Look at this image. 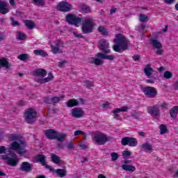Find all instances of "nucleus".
<instances>
[{"mask_svg": "<svg viewBox=\"0 0 178 178\" xmlns=\"http://www.w3.org/2000/svg\"><path fill=\"white\" fill-rule=\"evenodd\" d=\"M47 156L44 154H38L36 156L34 157L33 159V162L37 163L38 162H40L42 166H48L47 165Z\"/></svg>", "mask_w": 178, "mask_h": 178, "instance_id": "2eb2a0df", "label": "nucleus"}, {"mask_svg": "<svg viewBox=\"0 0 178 178\" xmlns=\"http://www.w3.org/2000/svg\"><path fill=\"white\" fill-rule=\"evenodd\" d=\"M64 43L62 42V40H56L55 42L54 47H56L57 48H63Z\"/></svg>", "mask_w": 178, "mask_h": 178, "instance_id": "c03bdc74", "label": "nucleus"}, {"mask_svg": "<svg viewBox=\"0 0 178 178\" xmlns=\"http://www.w3.org/2000/svg\"><path fill=\"white\" fill-rule=\"evenodd\" d=\"M165 3H167L168 5H170L172 3H173V2L175 1V0H164Z\"/></svg>", "mask_w": 178, "mask_h": 178, "instance_id": "0e129e2a", "label": "nucleus"}, {"mask_svg": "<svg viewBox=\"0 0 178 178\" xmlns=\"http://www.w3.org/2000/svg\"><path fill=\"white\" fill-rule=\"evenodd\" d=\"M5 38H6V36L5 35V33H0V42H2V41H4Z\"/></svg>", "mask_w": 178, "mask_h": 178, "instance_id": "6e6d98bb", "label": "nucleus"}, {"mask_svg": "<svg viewBox=\"0 0 178 178\" xmlns=\"http://www.w3.org/2000/svg\"><path fill=\"white\" fill-rule=\"evenodd\" d=\"M10 20H11V22H12V23H13V26H14V27H16V26H19V22L15 21V19H13V17H11V18H10Z\"/></svg>", "mask_w": 178, "mask_h": 178, "instance_id": "5fc2aeb1", "label": "nucleus"}, {"mask_svg": "<svg viewBox=\"0 0 178 178\" xmlns=\"http://www.w3.org/2000/svg\"><path fill=\"white\" fill-rule=\"evenodd\" d=\"M150 42L153 48H155L156 49L158 48H162V43H161V42H159V40H156L155 39H152L150 40Z\"/></svg>", "mask_w": 178, "mask_h": 178, "instance_id": "cd10ccee", "label": "nucleus"}, {"mask_svg": "<svg viewBox=\"0 0 178 178\" xmlns=\"http://www.w3.org/2000/svg\"><path fill=\"white\" fill-rule=\"evenodd\" d=\"M51 51L54 55H56V54H62L63 51L62 49L59 47H56V46L51 45Z\"/></svg>", "mask_w": 178, "mask_h": 178, "instance_id": "473e14b6", "label": "nucleus"}, {"mask_svg": "<svg viewBox=\"0 0 178 178\" xmlns=\"http://www.w3.org/2000/svg\"><path fill=\"white\" fill-rule=\"evenodd\" d=\"M73 34H74V37H76V38H84L83 35H79L76 32H74Z\"/></svg>", "mask_w": 178, "mask_h": 178, "instance_id": "e2e57ef3", "label": "nucleus"}, {"mask_svg": "<svg viewBox=\"0 0 178 178\" xmlns=\"http://www.w3.org/2000/svg\"><path fill=\"white\" fill-rule=\"evenodd\" d=\"M129 111V108L127 106H122L120 108H115L113 111L114 119H119V115L118 113H120V112H127Z\"/></svg>", "mask_w": 178, "mask_h": 178, "instance_id": "6ab92c4d", "label": "nucleus"}, {"mask_svg": "<svg viewBox=\"0 0 178 178\" xmlns=\"http://www.w3.org/2000/svg\"><path fill=\"white\" fill-rule=\"evenodd\" d=\"M110 155L111 156V161L113 162L116 161L117 159H119V154L117 152H111Z\"/></svg>", "mask_w": 178, "mask_h": 178, "instance_id": "58836bf2", "label": "nucleus"}, {"mask_svg": "<svg viewBox=\"0 0 178 178\" xmlns=\"http://www.w3.org/2000/svg\"><path fill=\"white\" fill-rule=\"evenodd\" d=\"M60 98H63V97H53L51 98V104H58V102H60Z\"/></svg>", "mask_w": 178, "mask_h": 178, "instance_id": "a18cd8bd", "label": "nucleus"}, {"mask_svg": "<svg viewBox=\"0 0 178 178\" xmlns=\"http://www.w3.org/2000/svg\"><path fill=\"white\" fill-rule=\"evenodd\" d=\"M72 118H75V119H80V118H83L84 115V111L81 108H74L72 110Z\"/></svg>", "mask_w": 178, "mask_h": 178, "instance_id": "ddd939ff", "label": "nucleus"}, {"mask_svg": "<svg viewBox=\"0 0 178 178\" xmlns=\"http://www.w3.org/2000/svg\"><path fill=\"white\" fill-rule=\"evenodd\" d=\"M1 159L6 161V163L8 165V166H13V168L17 166L19 161H20L19 157H17V155L15 153L4 154L1 156Z\"/></svg>", "mask_w": 178, "mask_h": 178, "instance_id": "39448f33", "label": "nucleus"}, {"mask_svg": "<svg viewBox=\"0 0 178 178\" xmlns=\"http://www.w3.org/2000/svg\"><path fill=\"white\" fill-rule=\"evenodd\" d=\"M67 149H73L74 148V144H73V142H69L67 145Z\"/></svg>", "mask_w": 178, "mask_h": 178, "instance_id": "8fccbe9b", "label": "nucleus"}, {"mask_svg": "<svg viewBox=\"0 0 178 178\" xmlns=\"http://www.w3.org/2000/svg\"><path fill=\"white\" fill-rule=\"evenodd\" d=\"M147 113L151 116H159L161 115V111H159V107L158 104L154 105V106H149L147 108Z\"/></svg>", "mask_w": 178, "mask_h": 178, "instance_id": "4468645a", "label": "nucleus"}, {"mask_svg": "<svg viewBox=\"0 0 178 178\" xmlns=\"http://www.w3.org/2000/svg\"><path fill=\"white\" fill-rule=\"evenodd\" d=\"M82 10H83L85 13H88V12H90V7H88V6H83L82 7Z\"/></svg>", "mask_w": 178, "mask_h": 178, "instance_id": "864d4df0", "label": "nucleus"}, {"mask_svg": "<svg viewBox=\"0 0 178 178\" xmlns=\"http://www.w3.org/2000/svg\"><path fill=\"white\" fill-rule=\"evenodd\" d=\"M145 74L148 77V79H151L152 77V73H154V69L151 67V64H147L144 69Z\"/></svg>", "mask_w": 178, "mask_h": 178, "instance_id": "4be33fe9", "label": "nucleus"}, {"mask_svg": "<svg viewBox=\"0 0 178 178\" xmlns=\"http://www.w3.org/2000/svg\"><path fill=\"white\" fill-rule=\"evenodd\" d=\"M34 5H39L40 6H45V1L44 0H32Z\"/></svg>", "mask_w": 178, "mask_h": 178, "instance_id": "4c0bfd02", "label": "nucleus"}, {"mask_svg": "<svg viewBox=\"0 0 178 178\" xmlns=\"http://www.w3.org/2000/svg\"><path fill=\"white\" fill-rule=\"evenodd\" d=\"M47 169H49L50 172H53L54 173H56V175L59 177H65L66 176L67 171L65 169H57L55 170V168H51V165H46Z\"/></svg>", "mask_w": 178, "mask_h": 178, "instance_id": "f8f14e48", "label": "nucleus"}, {"mask_svg": "<svg viewBox=\"0 0 178 178\" xmlns=\"http://www.w3.org/2000/svg\"><path fill=\"white\" fill-rule=\"evenodd\" d=\"M98 48L100 51H102L103 53H97L95 56L96 58H93L91 63H93V65L96 66H101V65H104V60H102V59H106L107 60H113V59H115V56L107 54H111L108 40L103 39L99 41Z\"/></svg>", "mask_w": 178, "mask_h": 178, "instance_id": "f257e3e1", "label": "nucleus"}, {"mask_svg": "<svg viewBox=\"0 0 178 178\" xmlns=\"http://www.w3.org/2000/svg\"><path fill=\"white\" fill-rule=\"evenodd\" d=\"M122 168L126 172H136V166L134 165L123 164Z\"/></svg>", "mask_w": 178, "mask_h": 178, "instance_id": "a878e982", "label": "nucleus"}, {"mask_svg": "<svg viewBox=\"0 0 178 178\" xmlns=\"http://www.w3.org/2000/svg\"><path fill=\"white\" fill-rule=\"evenodd\" d=\"M51 80H54V74H52V72H49L48 77L37 79L36 82L40 84H45V83H49Z\"/></svg>", "mask_w": 178, "mask_h": 178, "instance_id": "aec40b11", "label": "nucleus"}, {"mask_svg": "<svg viewBox=\"0 0 178 178\" xmlns=\"http://www.w3.org/2000/svg\"><path fill=\"white\" fill-rule=\"evenodd\" d=\"M121 144L124 147H126V145H129V147H137L138 141L136 138L125 136L122 138Z\"/></svg>", "mask_w": 178, "mask_h": 178, "instance_id": "1a4fd4ad", "label": "nucleus"}, {"mask_svg": "<svg viewBox=\"0 0 178 178\" xmlns=\"http://www.w3.org/2000/svg\"><path fill=\"white\" fill-rule=\"evenodd\" d=\"M7 5L5 1H0V13L2 15H6V13H9V9L6 8Z\"/></svg>", "mask_w": 178, "mask_h": 178, "instance_id": "5701e85b", "label": "nucleus"}, {"mask_svg": "<svg viewBox=\"0 0 178 178\" xmlns=\"http://www.w3.org/2000/svg\"><path fill=\"white\" fill-rule=\"evenodd\" d=\"M37 118V111L30 108L25 110V120L29 124H34V119Z\"/></svg>", "mask_w": 178, "mask_h": 178, "instance_id": "6e6552de", "label": "nucleus"}, {"mask_svg": "<svg viewBox=\"0 0 178 178\" xmlns=\"http://www.w3.org/2000/svg\"><path fill=\"white\" fill-rule=\"evenodd\" d=\"M178 113V106H175L170 110V116L172 119H176L177 118Z\"/></svg>", "mask_w": 178, "mask_h": 178, "instance_id": "393cba45", "label": "nucleus"}, {"mask_svg": "<svg viewBox=\"0 0 178 178\" xmlns=\"http://www.w3.org/2000/svg\"><path fill=\"white\" fill-rule=\"evenodd\" d=\"M65 20L68 24H72L76 26V27H80L82 22H84V19L81 17H77L76 15L72 14H67L65 16Z\"/></svg>", "mask_w": 178, "mask_h": 178, "instance_id": "0eeeda50", "label": "nucleus"}, {"mask_svg": "<svg viewBox=\"0 0 178 178\" xmlns=\"http://www.w3.org/2000/svg\"><path fill=\"white\" fill-rule=\"evenodd\" d=\"M1 67H5L8 70L12 67V63H9L5 58H0V69Z\"/></svg>", "mask_w": 178, "mask_h": 178, "instance_id": "412c9836", "label": "nucleus"}, {"mask_svg": "<svg viewBox=\"0 0 178 178\" xmlns=\"http://www.w3.org/2000/svg\"><path fill=\"white\" fill-rule=\"evenodd\" d=\"M162 54H163V49L162 48H157L156 54L162 55Z\"/></svg>", "mask_w": 178, "mask_h": 178, "instance_id": "13d9d810", "label": "nucleus"}, {"mask_svg": "<svg viewBox=\"0 0 178 178\" xmlns=\"http://www.w3.org/2000/svg\"><path fill=\"white\" fill-rule=\"evenodd\" d=\"M82 33L83 34H90L94 30V21L92 18H86L81 26Z\"/></svg>", "mask_w": 178, "mask_h": 178, "instance_id": "423d86ee", "label": "nucleus"}, {"mask_svg": "<svg viewBox=\"0 0 178 178\" xmlns=\"http://www.w3.org/2000/svg\"><path fill=\"white\" fill-rule=\"evenodd\" d=\"M131 156V152L129 150H124L122 152V156L124 158H129V156Z\"/></svg>", "mask_w": 178, "mask_h": 178, "instance_id": "49530a36", "label": "nucleus"}, {"mask_svg": "<svg viewBox=\"0 0 178 178\" xmlns=\"http://www.w3.org/2000/svg\"><path fill=\"white\" fill-rule=\"evenodd\" d=\"M132 59H134V60L135 62H137V60H140V56L139 55H134V56H133Z\"/></svg>", "mask_w": 178, "mask_h": 178, "instance_id": "052dcab7", "label": "nucleus"}, {"mask_svg": "<svg viewBox=\"0 0 178 178\" xmlns=\"http://www.w3.org/2000/svg\"><path fill=\"white\" fill-rule=\"evenodd\" d=\"M145 27H147V25L145 24H141L140 26H138L137 27L138 31L139 33H141V31H143V30H145Z\"/></svg>", "mask_w": 178, "mask_h": 178, "instance_id": "09e8293b", "label": "nucleus"}, {"mask_svg": "<svg viewBox=\"0 0 178 178\" xmlns=\"http://www.w3.org/2000/svg\"><path fill=\"white\" fill-rule=\"evenodd\" d=\"M44 102H46V104H52V98L46 97L44 98Z\"/></svg>", "mask_w": 178, "mask_h": 178, "instance_id": "603ef678", "label": "nucleus"}, {"mask_svg": "<svg viewBox=\"0 0 178 178\" xmlns=\"http://www.w3.org/2000/svg\"><path fill=\"white\" fill-rule=\"evenodd\" d=\"M6 154V147L5 146H0V155Z\"/></svg>", "mask_w": 178, "mask_h": 178, "instance_id": "3c124183", "label": "nucleus"}, {"mask_svg": "<svg viewBox=\"0 0 178 178\" xmlns=\"http://www.w3.org/2000/svg\"><path fill=\"white\" fill-rule=\"evenodd\" d=\"M114 45L113 49L115 52H120V51H126L129 48V40L122 33L115 35L114 39Z\"/></svg>", "mask_w": 178, "mask_h": 178, "instance_id": "f03ea898", "label": "nucleus"}, {"mask_svg": "<svg viewBox=\"0 0 178 178\" xmlns=\"http://www.w3.org/2000/svg\"><path fill=\"white\" fill-rule=\"evenodd\" d=\"M72 9H73V6L69 2L60 1L57 5V10H60V12H70Z\"/></svg>", "mask_w": 178, "mask_h": 178, "instance_id": "9b49d317", "label": "nucleus"}, {"mask_svg": "<svg viewBox=\"0 0 178 178\" xmlns=\"http://www.w3.org/2000/svg\"><path fill=\"white\" fill-rule=\"evenodd\" d=\"M109 140H111V137L102 132L96 131L93 133L92 141L97 145H104Z\"/></svg>", "mask_w": 178, "mask_h": 178, "instance_id": "20e7f679", "label": "nucleus"}, {"mask_svg": "<svg viewBox=\"0 0 178 178\" xmlns=\"http://www.w3.org/2000/svg\"><path fill=\"white\" fill-rule=\"evenodd\" d=\"M78 105L79 101L76 99H71L67 103V106H68V108H74V106H78Z\"/></svg>", "mask_w": 178, "mask_h": 178, "instance_id": "bb28decb", "label": "nucleus"}, {"mask_svg": "<svg viewBox=\"0 0 178 178\" xmlns=\"http://www.w3.org/2000/svg\"><path fill=\"white\" fill-rule=\"evenodd\" d=\"M109 106V102H106L105 104H102V108H108Z\"/></svg>", "mask_w": 178, "mask_h": 178, "instance_id": "338daca9", "label": "nucleus"}, {"mask_svg": "<svg viewBox=\"0 0 178 178\" xmlns=\"http://www.w3.org/2000/svg\"><path fill=\"white\" fill-rule=\"evenodd\" d=\"M134 116H135V118H138L139 116H141V113L140 112L134 113Z\"/></svg>", "mask_w": 178, "mask_h": 178, "instance_id": "774afa93", "label": "nucleus"}, {"mask_svg": "<svg viewBox=\"0 0 178 178\" xmlns=\"http://www.w3.org/2000/svg\"><path fill=\"white\" fill-rule=\"evenodd\" d=\"M139 20L142 22V23H144L145 22H148V17L144 14H140L139 15Z\"/></svg>", "mask_w": 178, "mask_h": 178, "instance_id": "ea45409f", "label": "nucleus"}, {"mask_svg": "<svg viewBox=\"0 0 178 178\" xmlns=\"http://www.w3.org/2000/svg\"><path fill=\"white\" fill-rule=\"evenodd\" d=\"M26 147H27V144L24 140H19V143H17V141H14L10 145V149L17 151V154L20 156H23V155L27 154V150L24 149Z\"/></svg>", "mask_w": 178, "mask_h": 178, "instance_id": "7ed1b4c3", "label": "nucleus"}, {"mask_svg": "<svg viewBox=\"0 0 178 178\" xmlns=\"http://www.w3.org/2000/svg\"><path fill=\"white\" fill-rule=\"evenodd\" d=\"M51 159L53 163H56V165L60 163V157L54 153L51 154Z\"/></svg>", "mask_w": 178, "mask_h": 178, "instance_id": "7c9ffc66", "label": "nucleus"}, {"mask_svg": "<svg viewBox=\"0 0 178 178\" xmlns=\"http://www.w3.org/2000/svg\"><path fill=\"white\" fill-rule=\"evenodd\" d=\"M21 138V136L19 135H16V134H10L8 136V140H10V141H19Z\"/></svg>", "mask_w": 178, "mask_h": 178, "instance_id": "2f4dec72", "label": "nucleus"}, {"mask_svg": "<svg viewBox=\"0 0 178 178\" xmlns=\"http://www.w3.org/2000/svg\"><path fill=\"white\" fill-rule=\"evenodd\" d=\"M65 138H66V135L63 134H59L57 132L56 140H58V141L62 142L63 141V140H65Z\"/></svg>", "mask_w": 178, "mask_h": 178, "instance_id": "e433bc0d", "label": "nucleus"}, {"mask_svg": "<svg viewBox=\"0 0 178 178\" xmlns=\"http://www.w3.org/2000/svg\"><path fill=\"white\" fill-rule=\"evenodd\" d=\"M84 84L86 88H91V87H94V82L91 81H86Z\"/></svg>", "mask_w": 178, "mask_h": 178, "instance_id": "37998d69", "label": "nucleus"}, {"mask_svg": "<svg viewBox=\"0 0 178 178\" xmlns=\"http://www.w3.org/2000/svg\"><path fill=\"white\" fill-rule=\"evenodd\" d=\"M142 91L149 98H155L158 95V91L152 86H145L142 88Z\"/></svg>", "mask_w": 178, "mask_h": 178, "instance_id": "9d476101", "label": "nucleus"}, {"mask_svg": "<svg viewBox=\"0 0 178 178\" xmlns=\"http://www.w3.org/2000/svg\"><path fill=\"white\" fill-rule=\"evenodd\" d=\"M35 77H45L47 76V70L42 68H38L33 72Z\"/></svg>", "mask_w": 178, "mask_h": 178, "instance_id": "a211bd4d", "label": "nucleus"}, {"mask_svg": "<svg viewBox=\"0 0 178 178\" xmlns=\"http://www.w3.org/2000/svg\"><path fill=\"white\" fill-rule=\"evenodd\" d=\"M64 147H65V145H63V143L57 144V148H58V149H63Z\"/></svg>", "mask_w": 178, "mask_h": 178, "instance_id": "680f3d73", "label": "nucleus"}, {"mask_svg": "<svg viewBox=\"0 0 178 178\" xmlns=\"http://www.w3.org/2000/svg\"><path fill=\"white\" fill-rule=\"evenodd\" d=\"M74 134V136H80L81 134L82 136H87V134L86 132H84L83 131H80V130L75 131Z\"/></svg>", "mask_w": 178, "mask_h": 178, "instance_id": "de8ad7c7", "label": "nucleus"}, {"mask_svg": "<svg viewBox=\"0 0 178 178\" xmlns=\"http://www.w3.org/2000/svg\"><path fill=\"white\" fill-rule=\"evenodd\" d=\"M164 79L169 80V79H172L173 77V73L170 71H165L163 74Z\"/></svg>", "mask_w": 178, "mask_h": 178, "instance_id": "c9c22d12", "label": "nucleus"}, {"mask_svg": "<svg viewBox=\"0 0 178 178\" xmlns=\"http://www.w3.org/2000/svg\"><path fill=\"white\" fill-rule=\"evenodd\" d=\"M116 8H113L111 10H110V15H113V13H116Z\"/></svg>", "mask_w": 178, "mask_h": 178, "instance_id": "69168bd1", "label": "nucleus"}, {"mask_svg": "<svg viewBox=\"0 0 178 178\" xmlns=\"http://www.w3.org/2000/svg\"><path fill=\"white\" fill-rule=\"evenodd\" d=\"M97 31L99 33H101L102 35H108V30H106V28L104 26H99Z\"/></svg>", "mask_w": 178, "mask_h": 178, "instance_id": "72a5a7b5", "label": "nucleus"}, {"mask_svg": "<svg viewBox=\"0 0 178 178\" xmlns=\"http://www.w3.org/2000/svg\"><path fill=\"white\" fill-rule=\"evenodd\" d=\"M65 63H66V60H62L58 62L59 67H63L65 66Z\"/></svg>", "mask_w": 178, "mask_h": 178, "instance_id": "bf43d9fd", "label": "nucleus"}, {"mask_svg": "<svg viewBox=\"0 0 178 178\" xmlns=\"http://www.w3.org/2000/svg\"><path fill=\"white\" fill-rule=\"evenodd\" d=\"M17 38V40L22 41L23 40H26V38H27V36H26L24 33L19 32Z\"/></svg>", "mask_w": 178, "mask_h": 178, "instance_id": "a19ab883", "label": "nucleus"}, {"mask_svg": "<svg viewBox=\"0 0 178 178\" xmlns=\"http://www.w3.org/2000/svg\"><path fill=\"white\" fill-rule=\"evenodd\" d=\"M168 104L166 102H163L161 105V109H168Z\"/></svg>", "mask_w": 178, "mask_h": 178, "instance_id": "4d7b16f0", "label": "nucleus"}, {"mask_svg": "<svg viewBox=\"0 0 178 178\" xmlns=\"http://www.w3.org/2000/svg\"><path fill=\"white\" fill-rule=\"evenodd\" d=\"M19 169L22 172H31L33 170V163L24 161L21 163Z\"/></svg>", "mask_w": 178, "mask_h": 178, "instance_id": "dca6fc26", "label": "nucleus"}, {"mask_svg": "<svg viewBox=\"0 0 178 178\" xmlns=\"http://www.w3.org/2000/svg\"><path fill=\"white\" fill-rule=\"evenodd\" d=\"M58 131L55 129H49L44 131V134L49 140H56V134Z\"/></svg>", "mask_w": 178, "mask_h": 178, "instance_id": "f3484780", "label": "nucleus"}, {"mask_svg": "<svg viewBox=\"0 0 178 178\" xmlns=\"http://www.w3.org/2000/svg\"><path fill=\"white\" fill-rule=\"evenodd\" d=\"M17 58L19 59V60H27V59H29V54H22L19 55Z\"/></svg>", "mask_w": 178, "mask_h": 178, "instance_id": "79ce46f5", "label": "nucleus"}, {"mask_svg": "<svg viewBox=\"0 0 178 178\" xmlns=\"http://www.w3.org/2000/svg\"><path fill=\"white\" fill-rule=\"evenodd\" d=\"M25 26L29 29L33 30V29H35V23L31 19H26L24 21Z\"/></svg>", "mask_w": 178, "mask_h": 178, "instance_id": "b1692460", "label": "nucleus"}, {"mask_svg": "<svg viewBox=\"0 0 178 178\" xmlns=\"http://www.w3.org/2000/svg\"><path fill=\"white\" fill-rule=\"evenodd\" d=\"M160 134H166L168 133V128L166 127V125L161 124L160 125Z\"/></svg>", "mask_w": 178, "mask_h": 178, "instance_id": "f704fd0d", "label": "nucleus"}, {"mask_svg": "<svg viewBox=\"0 0 178 178\" xmlns=\"http://www.w3.org/2000/svg\"><path fill=\"white\" fill-rule=\"evenodd\" d=\"M34 55L36 56H42V58H45L47 56V52L42 49H36L33 51Z\"/></svg>", "mask_w": 178, "mask_h": 178, "instance_id": "c85d7f7f", "label": "nucleus"}, {"mask_svg": "<svg viewBox=\"0 0 178 178\" xmlns=\"http://www.w3.org/2000/svg\"><path fill=\"white\" fill-rule=\"evenodd\" d=\"M140 149H143L144 151H152V145L148 143H145L142 144L140 146Z\"/></svg>", "mask_w": 178, "mask_h": 178, "instance_id": "c756f323", "label": "nucleus"}]
</instances>
